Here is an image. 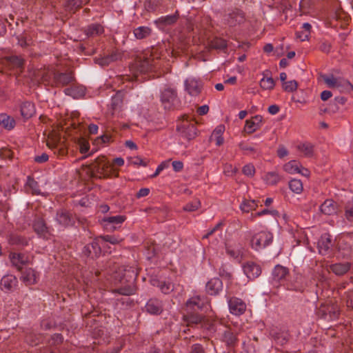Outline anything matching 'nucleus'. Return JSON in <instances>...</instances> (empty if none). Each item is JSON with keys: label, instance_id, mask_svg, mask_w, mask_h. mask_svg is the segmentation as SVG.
I'll list each match as a JSON object with an SVG mask.
<instances>
[{"label": "nucleus", "instance_id": "obj_1", "mask_svg": "<svg viewBox=\"0 0 353 353\" xmlns=\"http://www.w3.org/2000/svg\"><path fill=\"white\" fill-rule=\"evenodd\" d=\"M273 240V234L268 230H261L255 233L251 239L252 248L259 251L270 245Z\"/></svg>", "mask_w": 353, "mask_h": 353}, {"label": "nucleus", "instance_id": "obj_2", "mask_svg": "<svg viewBox=\"0 0 353 353\" xmlns=\"http://www.w3.org/2000/svg\"><path fill=\"white\" fill-rule=\"evenodd\" d=\"M176 131L181 137L188 141L194 139L197 134L195 124L188 120L181 121L176 125Z\"/></svg>", "mask_w": 353, "mask_h": 353}, {"label": "nucleus", "instance_id": "obj_3", "mask_svg": "<svg viewBox=\"0 0 353 353\" xmlns=\"http://www.w3.org/2000/svg\"><path fill=\"white\" fill-rule=\"evenodd\" d=\"M93 170L99 178L110 177L112 172L114 171L113 165L107 161L104 157L97 160Z\"/></svg>", "mask_w": 353, "mask_h": 353}, {"label": "nucleus", "instance_id": "obj_4", "mask_svg": "<svg viewBox=\"0 0 353 353\" xmlns=\"http://www.w3.org/2000/svg\"><path fill=\"white\" fill-rule=\"evenodd\" d=\"M245 21V14L239 9L232 10L224 16V22L230 27L239 26L243 23Z\"/></svg>", "mask_w": 353, "mask_h": 353}, {"label": "nucleus", "instance_id": "obj_5", "mask_svg": "<svg viewBox=\"0 0 353 353\" xmlns=\"http://www.w3.org/2000/svg\"><path fill=\"white\" fill-rule=\"evenodd\" d=\"M125 219V216L122 215L107 216L101 220V224L107 231H114L120 228Z\"/></svg>", "mask_w": 353, "mask_h": 353}, {"label": "nucleus", "instance_id": "obj_6", "mask_svg": "<svg viewBox=\"0 0 353 353\" xmlns=\"http://www.w3.org/2000/svg\"><path fill=\"white\" fill-rule=\"evenodd\" d=\"M228 304L230 313L234 315L240 316L246 310L247 305L245 303L239 298L234 296L229 298Z\"/></svg>", "mask_w": 353, "mask_h": 353}, {"label": "nucleus", "instance_id": "obj_7", "mask_svg": "<svg viewBox=\"0 0 353 353\" xmlns=\"http://www.w3.org/2000/svg\"><path fill=\"white\" fill-rule=\"evenodd\" d=\"M176 90L174 88H165L161 94V101L165 109H170L176 99Z\"/></svg>", "mask_w": 353, "mask_h": 353}, {"label": "nucleus", "instance_id": "obj_8", "mask_svg": "<svg viewBox=\"0 0 353 353\" xmlns=\"http://www.w3.org/2000/svg\"><path fill=\"white\" fill-rule=\"evenodd\" d=\"M58 225L63 228L72 226L75 221L72 215L65 210H58L55 216Z\"/></svg>", "mask_w": 353, "mask_h": 353}, {"label": "nucleus", "instance_id": "obj_9", "mask_svg": "<svg viewBox=\"0 0 353 353\" xmlns=\"http://www.w3.org/2000/svg\"><path fill=\"white\" fill-rule=\"evenodd\" d=\"M209 305V301L205 296L194 295L190 298L186 302V306L188 310H193L196 307L199 310L207 307Z\"/></svg>", "mask_w": 353, "mask_h": 353}, {"label": "nucleus", "instance_id": "obj_10", "mask_svg": "<svg viewBox=\"0 0 353 353\" xmlns=\"http://www.w3.org/2000/svg\"><path fill=\"white\" fill-rule=\"evenodd\" d=\"M322 317L327 320L336 319L339 315V309L337 305L327 304L322 305L319 309Z\"/></svg>", "mask_w": 353, "mask_h": 353}, {"label": "nucleus", "instance_id": "obj_11", "mask_svg": "<svg viewBox=\"0 0 353 353\" xmlns=\"http://www.w3.org/2000/svg\"><path fill=\"white\" fill-rule=\"evenodd\" d=\"M53 79L57 86H65L75 80L73 73L71 72H54Z\"/></svg>", "mask_w": 353, "mask_h": 353}, {"label": "nucleus", "instance_id": "obj_12", "mask_svg": "<svg viewBox=\"0 0 353 353\" xmlns=\"http://www.w3.org/2000/svg\"><path fill=\"white\" fill-rule=\"evenodd\" d=\"M9 259L13 266L18 270H21L23 267L29 263V257L25 254L10 252Z\"/></svg>", "mask_w": 353, "mask_h": 353}, {"label": "nucleus", "instance_id": "obj_13", "mask_svg": "<svg viewBox=\"0 0 353 353\" xmlns=\"http://www.w3.org/2000/svg\"><path fill=\"white\" fill-rule=\"evenodd\" d=\"M202 83L194 78H188L185 81V90L191 96H197L202 90Z\"/></svg>", "mask_w": 353, "mask_h": 353}, {"label": "nucleus", "instance_id": "obj_14", "mask_svg": "<svg viewBox=\"0 0 353 353\" xmlns=\"http://www.w3.org/2000/svg\"><path fill=\"white\" fill-rule=\"evenodd\" d=\"M263 125V117L261 115H255L250 119L245 121L244 131L247 134H252L259 130Z\"/></svg>", "mask_w": 353, "mask_h": 353}, {"label": "nucleus", "instance_id": "obj_15", "mask_svg": "<svg viewBox=\"0 0 353 353\" xmlns=\"http://www.w3.org/2000/svg\"><path fill=\"white\" fill-rule=\"evenodd\" d=\"M289 274V270L288 268L281 265H276L272 270V279L274 284L279 283L286 279Z\"/></svg>", "mask_w": 353, "mask_h": 353}, {"label": "nucleus", "instance_id": "obj_16", "mask_svg": "<svg viewBox=\"0 0 353 353\" xmlns=\"http://www.w3.org/2000/svg\"><path fill=\"white\" fill-rule=\"evenodd\" d=\"M239 148L243 151L245 155H249L254 158L258 157L261 154V149L256 143L250 144L241 141L239 143Z\"/></svg>", "mask_w": 353, "mask_h": 353}, {"label": "nucleus", "instance_id": "obj_17", "mask_svg": "<svg viewBox=\"0 0 353 353\" xmlns=\"http://www.w3.org/2000/svg\"><path fill=\"white\" fill-rule=\"evenodd\" d=\"M150 283L152 286L157 287L165 294H170L174 290V285L167 281L160 280L157 277H152L150 280Z\"/></svg>", "mask_w": 353, "mask_h": 353}, {"label": "nucleus", "instance_id": "obj_18", "mask_svg": "<svg viewBox=\"0 0 353 353\" xmlns=\"http://www.w3.org/2000/svg\"><path fill=\"white\" fill-rule=\"evenodd\" d=\"M183 321L188 326H194L197 325H203L205 319L201 314H199L193 312H188L186 314L183 316Z\"/></svg>", "mask_w": 353, "mask_h": 353}, {"label": "nucleus", "instance_id": "obj_19", "mask_svg": "<svg viewBox=\"0 0 353 353\" xmlns=\"http://www.w3.org/2000/svg\"><path fill=\"white\" fill-rule=\"evenodd\" d=\"M244 274L249 279H254L261 274L260 266L253 262H248L243 266Z\"/></svg>", "mask_w": 353, "mask_h": 353}, {"label": "nucleus", "instance_id": "obj_20", "mask_svg": "<svg viewBox=\"0 0 353 353\" xmlns=\"http://www.w3.org/2000/svg\"><path fill=\"white\" fill-rule=\"evenodd\" d=\"M101 252V247L98 242L95 241L85 245L82 250V253L84 256L92 259L99 257Z\"/></svg>", "mask_w": 353, "mask_h": 353}, {"label": "nucleus", "instance_id": "obj_21", "mask_svg": "<svg viewBox=\"0 0 353 353\" xmlns=\"http://www.w3.org/2000/svg\"><path fill=\"white\" fill-rule=\"evenodd\" d=\"M19 110L24 119L31 118L36 112L34 104L30 101H24L19 103Z\"/></svg>", "mask_w": 353, "mask_h": 353}, {"label": "nucleus", "instance_id": "obj_22", "mask_svg": "<svg viewBox=\"0 0 353 353\" xmlns=\"http://www.w3.org/2000/svg\"><path fill=\"white\" fill-rule=\"evenodd\" d=\"M145 307L147 312L153 315H159L163 312V304L161 301L155 298L149 299L146 303Z\"/></svg>", "mask_w": 353, "mask_h": 353}, {"label": "nucleus", "instance_id": "obj_23", "mask_svg": "<svg viewBox=\"0 0 353 353\" xmlns=\"http://www.w3.org/2000/svg\"><path fill=\"white\" fill-rule=\"evenodd\" d=\"M223 290V283L219 278H213L208 281L205 290L210 295H217Z\"/></svg>", "mask_w": 353, "mask_h": 353}, {"label": "nucleus", "instance_id": "obj_24", "mask_svg": "<svg viewBox=\"0 0 353 353\" xmlns=\"http://www.w3.org/2000/svg\"><path fill=\"white\" fill-rule=\"evenodd\" d=\"M332 245V236L327 233L322 234L318 241V248L321 254H325Z\"/></svg>", "mask_w": 353, "mask_h": 353}, {"label": "nucleus", "instance_id": "obj_25", "mask_svg": "<svg viewBox=\"0 0 353 353\" xmlns=\"http://www.w3.org/2000/svg\"><path fill=\"white\" fill-rule=\"evenodd\" d=\"M270 336L276 344L283 345L288 342L290 334L288 331L276 328L270 331Z\"/></svg>", "mask_w": 353, "mask_h": 353}, {"label": "nucleus", "instance_id": "obj_26", "mask_svg": "<svg viewBox=\"0 0 353 353\" xmlns=\"http://www.w3.org/2000/svg\"><path fill=\"white\" fill-rule=\"evenodd\" d=\"M137 67L141 72H147L151 70L155 65L156 63L151 57H140L137 61Z\"/></svg>", "mask_w": 353, "mask_h": 353}, {"label": "nucleus", "instance_id": "obj_27", "mask_svg": "<svg viewBox=\"0 0 353 353\" xmlns=\"http://www.w3.org/2000/svg\"><path fill=\"white\" fill-rule=\"evenodd\" d=\"M34 231L41 237L46 238L49 234L48 228L46 226L45 221L40 218L34 221Z\"/></svg>", "mask_w": 353, "mask_h": 353}, {"label": "nucleus", "instance_id": "obj_28", "mask_svg": "<svg viewBox=\"0 0 353 353\" xmlns=\"http://www.w3.org/2000/svg\"><path fill=\"white\" fill-rule=\"evenodd\" d=\"M104 32L103 27L97 23H92L85 27L83 32L88 37H94L103 34Z\"/></svg>", "mask_w": 353, "mask_h": 353}, {"label": "nucleus", "instance_id": "obj_29", "mask_svg": "<svg viewBox=\"0 0 353 353\" xmlns=\"http://www.w3.org/2000/svg\"><path fill=\"white\" fill-rule=\"evenodd\" d=\"M179 14L176 10L174 14L166 16H162L155 21V23L159 26H171L174 24L179 19Z\"/></svg>", "mask_w": 353, "mask_h": 353}, {"label": "nucleus", "instance_id": "obj_30", "mask_svg": "<svg viewBox=\"0 0 353 353\" xmlns=\"http://www.w3.org/2000/svg\"><path fill=\"white\" fill-rule=\"evenodd\" d=\"M17 284V279L13 275H6L1 280V288L6 291L12 290Z\"/></svg>", "mask_w": 353, "mask_h": 353}, {"label": "nucleus", "instance_id": "obj_31", "mask_svg": "<svg viewBox=\"0 0 353 353\" xmlns=\"http://www.w3.org/2000/svg\"><path fill=\"white\" fill-rule=\"evenodd\" d=\"M337 205L332 199L325 200L320 206V211L325 215L336 213Z\"/></svg>", "mask_w": 353, "mask_h": 353}, {"label": "nucleus", "instance_id": "obj_32", "mask_svg": "<svg viewBox=\"0 0 353 353\" xmlns=\"http://www.w3.org/2000/svg\"><path fill=\"white\" fill-rule=\"evenodd\" d=\"M51 79V74L46 70H37L34 72L32 80L36 83H49Z\"/></svg>", "mask_w": 353, "mask_h": 353}, {"label": "nucleus", "instance_id": "obj_33", "mask_svg": "<svg viewBox=\"0 0 353 353\" xmlns=\"http://www.w3.org/2000/svg\"><path fill=\"white\" fill-rule=\"evenodd\" d=\"M21 279L26 285H30L36 283L37 276L34 270L32 268L26 269L22 273Z\"/></svg>", "mask_w": 353, "mask_h": 353}, {"label": "nucleus", "instance_id": "obj_34", "mask_svg": "<svg viewBox=\"0 0 353 353\" xmlns=\"http://www.w3.org/2000/svg\"><path fill=\"white\" fill-rule=\"evenodd\" d=\"M221 339L228 346H234L238 341L236 334L229 329H226L223 331Z\"/></svg>", "mask_w": 353, "mask_h": 353}, {"label": "nucleus", "instance_id": "obj_35", "mask_svg": "<svg viewBox=\"0 0 353 353\" xmlns=\"http://www.w3.org/2000/svg\"><path fill=\"white\" fill-rule=\"evenodd\" d=\"M0 125L7 130H12L14 128L16 122L14 118L6 114H0Z\"/></svg>", "mask_w": 353, "mask_h": 353}, {"label": "nucleus", "instance_id": "obj_36", "mask_svg": "<svg viewBox=\"0 0 353 353\" xmlns=\"http://www.w3.org/2000/svg\"><path fill=\"white\" fill-rule=\"evenodd\" d=\"M350 268L349 263H335L330 266V270L336 275H343L347 272Z\"/></svg>", "mask_w": 353, "mask_h": 353}, {"label": "nucleus", "instance_id": "obj_37", "mask_svg": "<svg viewBox=\"0 0 353 353\" xmlns=\"http://www.w3.org/2000/svg\"><path fill=\"white\" fill-rule=\"evenodd\" d=\"M263 179L266 184L275 185L281 180V176L276 172H269L265 174Z\"/></svg>", "mask_w": 353, "mask_h": 353}, {"label": "nucleus", "instance_id": "obj_38", "mask_svg": "<svg viewBox=\"0 0 353 353\" xmlns=\"http://www.w3.org/2000/svg\"><path fill=\"white\" fill-rule=\"evenodd\" d=\"M152 30L148 26H139L133 31L134 35L137 39H143L151 34Z\"/></svg>", "mask_w": 353, "mask_h": 353}, {"label": "nucleus", "instance_id": "obj_39", "mask_svg": "<svg viewBox=\"0 0 353 353\" xmlns=\"http://www.w3.org/2000/svg\"><path fill=\"white\" fill-rule=\"evenodd\" d=\"M297 149L306 157H311L314 154V145L310 143H301L298 145Z\"/></svg>", "mask_w": 353, "mask_h": 353}, {"label": "nucleus", "instance_id": "obj_40", "mask_svg": "<svg viewBox=\"0 0 353 353\" xmlns=\"http://www.w3.org/2000/svg\"><path fill=\"white\" fill-rule=\"evenodd\" d=\"M283 170L289 174L301 172L299 163L296 161H290L283 165Z\"/></svg>", "mask_w": 353, "mask_h": 353}, {"label": "nucleus", "instance_id": "obj_41", "mask_svg": "<svg viewBox=\"0 0 353 353\" xmlns=\"http://www.w3.org/2000/svg\"><path fill=\"white\" fill-rule=\"evenodd\" d=\"M8 242L10 245L26 246L28 245V240L21 236L17 234H11L9 236Z\"/></svg>", "mask_w": 353, "mask_h": 353}, {"label": "nucleus", "instance_id": "obj_42", "mask_svg": "<svg viewBox=\"0 0 353 353\" xmlns=\"http://www.w3.org/2000/svg\"><path fill=\"white\" fill-rule=\"evenodd\" d=\"M226 252L228 255H230L232 258L241 260L243 255V250L241 248H233L230 245L226 246Z\"/></svg>", "mask_w": 353, "mask_h": 353}, {"label": "nucleus", "instance_id": "obj_43", "mask_svg": "<svg viewBox=\"0 0 353 353\" xmlns=\"http://www.w3.org/2000/svg\"><path fill=\"white\" fill-rule=\"evenodd\" d=\"M258 205L255 200H245L240 205L241 210L244 212H249L256 210Z\"/></svg>", "mask_w": 353, "mask_h": 353}, {"label": "nucleus", "instance_id": "obj_44", "mask_svg": "<svg viewBox=\"0 0 353 353\" xmlns=\"http://www.w3.org/2000/svg\"><path fill=\"white\" fill-rule=\"evenodd\" d=\"M289 188L290 190L296 194L302 192L303 187L301 180L293 179L289 181Z\"/></svg>", "mask_w": 353, "mask_h": 353}, {"label": "nucleus", "instance_id": "obj_45", "mask_svg": "<svg viewBox=\"0 0 353 353\" xmlns=\"http://www.w3.org/2000/svg\"><path fill=\"white\" fill-rule=\"evenodd\" d=\"M210 48L216 50H223L227 48V41L223 39L216 37L210 41Z\"/></svg>", "mask_w": 353, "mask_h": 353}, {"label": "nucleus", "instance_id": "obj_46", "mask_svg": "<svg viewBox=\"0 0 353 353\" xmlns=\"http://www.w3.org/2000/svg\"><path fill=\"white\" fill-rule=\"evenodd\" d=\"M10 65L17 69H21L24 65V59L18 56H10L7 58Z\"/></svg>", "mask_w": 353, "mask_h": 353}, {"label": "nucleus", "instance_id": "obj_47", "mask_svg": "<svg viewBox=\"0 0 353 353\" xmlns=\"http://www.w3.org/2000/svg\"><path fill=\"white\" fill-rule=\"evenodd\" d=\"M201 205V201L198 199H194L192 201L186 203L183 210L185 212H192L197 210Z\"/></svg>", "mask_w": 353, "mask_h": 353}, {"label": "nucleus", "instance_id": "obj_48", "mask_svg": "<svg viewBox=\"0 0 353 353\" xmlns=\"http://www.w3.org/2000/svg\"><path fill=\"white\" fill-rule=\"evenodd\" d=\"M275 85L272 77H263L260 81V86L263 90H272Z\"/></svg>", "mask_w": 353, "mask_h": 353}, {"label": "nucleus", "instance_id": "obj_49", "mask_svg": "<svg viewBox=\"0 0 353 353\" xmlns=\"http://www.w3.org/2000/svg\"><path fill=\"white\" fill-rule=\"evenodd\" d=\"M26 185L32 190L33 194H39L41 193L38 183L30 176L27 178Z\"/></svg>", "mask_w": 353, "mask_h": 353}, {"label": "nucleus", "instance_id": "obj_50", "mask_svg": "<svg viewBox=\"0 0 353 353\" xmlns=\"http://www.w3.org/2000/svg\"><path fill=\"white\" fill-rule=\"evenodd\" d=\"M123 103L122 94L117 92L112 97L111 105L114 110H116L121 106Z\"/></svg>", "mask_w": 353, "mask_h": 353}, {"label": "nucleus", "instance_id": "obj_51", "mask_svg": "<svg viewBox=\"0 0 353 353\" xmlns=\"http://www.w3.org/2000/svg\"><path fill=\"white\" fill-rule=\"evenodd\" d=\"M298 83L296 81L292 80L289 81L284 82L283 83V88L285 91L292 92L297 89Z\"/></svg>", "mask_w": 353, "mask_h": 353}, {"label": "nucleus", "instance_id": "obj_52", "mask_svg": "<svg viewBox=\"0 0 353 353\" xmlns=\"http://www.w3.org/2000/svg\"><path fill=\"white\" fill-rule=\"evenodd\" d=\"M101 238L104 241L109 242L113 245L118 244L123 241L122 238L115 235H105Z\"/></svg>", "mask_w": 353, "mask_h": 353}, {"label": "nucleus", "instance_id": "obj_53", "mask_svg": "<svg viewBox=\"0 0 353 353\" xmlns=\"http://www.w3.org/2000/svg\"><path fill=\"white\" fill-rule=\"evenodd\" d=\"M345 215L347 220L352 221L353 219V199L347 203Z\"/></svg>", "mask_w": 353, "mask_h": 353}, {"label": "nucleus", "instance_id": "obj_54", "mask_svg": "<svg viewBox=\"0 0 353 353\" xmlns=\"http://www.w3.org/2000/svg\"><path fill=\"white\" fill-rule=\"evenodd\" d=\"M158 5L157 0H146L144 2V7L148 12H154L156 10Z\"/></svg>", "mask_w": 353, "mask_h": 353}, {"label": "nucleus", "instance_id": "obj_55", "mask_svg": "<svg viewBox=\"0 0 353 353\" xmlns=\"http://www.w3.org/2000/svg\"><path fill=\"white\" fill-rule=\"evenodd\" d=\"M242 172L245 175L252 177L254 175L255 168L252 164L248 163L243 167Z\"/></svg>", "mask_w": 353, "mask_h": 353}, {"label": "nucleus", "instance_id": "obj_56", "mask_svg": "<svg viewBox=\"0 0 353 353\" xmlns=\"http://www.w3.org/2000/svg\"><path fill=\"white\" fill-rule=\"evenodd\" d=\"M325 83L330 88L338 86L337 79L333 75H325L323 77Z\"/></svg>", "mask_w": 353, "mask_h": 353}, {"label": "nucleus", "instance_id": "obj_57", "mask_svg": "<svg viewBox=\"0 0 353 353\" xmlns=\"http://www.w3.org/2000/svg\"><path fill=\"white\" fill-rule=\"evenodd\" d=\"M129 163L133 165H141L143 167H146L148 165V162L145 161L143 159H141L139 157L131 158L129 160Z\"/></svg>", "mask_w": 353, "mask_h": 353}, {"label": "nucleus", "instance_id": "obj_58", "mask_svg": "<svg viewBox=\"0 0 353 353\" xmlns=\"http://www.w3.org/2000/svg\"><path fill=\"white\" fill-rule=\"evenodd\" d=\"M95 62L102 67L108 66L111 63H112L109 55L101 58H97L95 59Z\"/></svg>", "mask_w": 353, "mask_h": 353}, {"label": "nucleus", "instance_id": "obj_59", "mask_svg": "<svg viewBox=\"0 0 353 353\" xmlns=\"http://www.w3.org/2000/svg\"><path fill=\"white\" fill-rule=\"evenodd\" d=\"M279 214V212L276 210H268L264 209L255 214V216H261L266 214H271L272 216H276Z\"/></svg>", "mask_w": 353, "mask_h": 353}, {"label": "nucleus", "instance_id": "obj_60", "mask_svg": "<svg viewBox=\"0 0 353 353\" xmlns=\"http://www.w3.org/2000/svg\"><path fill=\"white\" fill-rule=\"evenodd\" d=\"M49 156L46 153H42L41 155L34 157V161L38 163H43L48 161Z\"/></svg>", "mask_w": 353, "mask_h": 353}, {"label": "nucleus", "instance_id": "obj_61", "mask_svg": "<svg viewBox=\"0 0 353 353\" xmlns=\"http://www.w3.org/2000/svg\"><path fill=\"white\" fill-rule=\"evenodd\" d=\"M109 56L110 57L111 61L114 62L121 59L123 54L121 52L116 50L112 52L110 54H109Z\"/></svg>", "mask_w": 353, "mask_h": 353}, {"label": "nucleus", "instance_id": "obj_62", "mask_svg": "<svg viewBox=\"0 0 353 353\" xmlns=\"http://www.w3.org/2000/svg\"><path fill=\"white\" fill-rule=\"evenodd\" d=\"M296 38L299 39L301 41H306L309 39V33L302 31H298L296 33Z\"/></svg>", "mask_w": 353, "mask_h": 353}, {"label": "nucleus", "instance_id": "obj_63", "mask_svg": "<svg viewBox=\"0 0 353 353\" xmlns=\"http://www.w3.org/2000/svg\"><path fill=\"white\" fill-rule=\"evenodd\" d=\"M347 306L353 309V291H350L347 293Z\"/></svg>", "mask_w": 353, "mask_h": 353}, {"label": "nucleus", "instance_id": "obj_64", "mask_svg": "<svg viewBox=\"0 0 353 353\" xmlns=\"http://www.w3.org/2000/svg\"><path fill=\"white\" fill-rule=\"evenodd\" d=\"M190 353H204V350L201 345L196 343L192 346Z\"/></svg>", "mask_w": 353, "mask_h": 353}]
</instances>
